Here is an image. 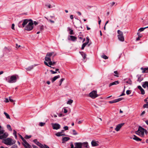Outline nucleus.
I'll use <instances>...</instances> for the list:
<instances>
[{"mask_svg":"<svg viewBox=\"0 0 148 148\" xmlns=\"http://www.w3.org/2000/svg\"><path fill=\"white\" fill-rule=\"evenodd\" d=\"M30 21V19H25L19 22L18 24V26L19 27H24Z\"/></svg>","mask_w":148,"mask_h":148,"instance_id":"obj_2","label":"nucleus"},{"mask_svg":"<svg viewBox=\"0 0 148 148\" xmlns=\"http://www.w3.org/2000/svg\"><path fill=\"white\" fill-rule=\"evenodd\" d=\"M73 101V100L71 99L69 100L67 102V104L71 105V103H72Z\"/></svg>","mask_w":148,"mask_h":148,"instance_id":"obj_37","label":"nucleus"},{"mask_svg":"<svg viewBox=\"0 0 148 148\" xmlns=\"http://www.w3.org/2000/svg\"><path fill=\"white\" fill-rule=\"evenodd\" d=\"M60 77V76L58 75L54 76L53 79H51V82H54L57 79L59 78Z\"/></svg>","mask_w":148,"mask_h":148,"instance_id":"obj_26","label":"nucleus"},{"mask_svg":"<svg viewBox=\"0 0 148 148\" xmlns=\"http://www.w3.org/2000/svg\"><path fill=\"white\" fill-rule=\"evenodd\" d=\"M142 86L144 88H145L146 87L148 88V82L146 81L143 82Z\"/></svg>","mask_w":148,"mask_h":148,"instance_id":"obj_23","label":"nucleus"},{"mask_svg":"<svg viewBox=\"0 0 148 148\" xmlns=\"http://www.w3.org/2000/svg\"><path fill=\"white\" fill-rule=\"evenodd\" d=\"M115 2H113L112 3H110V4L111 6H112L114 5L115 4Z\"/></svg>","mask_w":148,"mask_h":148,"instance_id":"obj_56","label":"nucleus"},{"mask_svg":"<svg viewBox=\"0 0 148 148\" xmlns=\"http://www.w3.org/2000/svg\"><path fill=\"white\" fill-rule=\"evenodd\" d=\"M64 80V78H62L60 79L59 81V86H60L62 84V82Z\"/></svg>","mask_w":148,"mask_h":148,"instance_id":"obj_38","label":"nucleus"},{"mask_svg":"<svg viewBox=\"0 0 148 148\" xmlns=\"http://www.w3.org/2000/svg\"><path fill=\"white\" fill-rule=\"evenodd\" d=\"M64 129L65 130H68L69 129V127L67 126H65L63 127Z\"/></svg>","mask_w":148,"mask_h":148,"instance_id":"obj_49","label":"nucleus"},{"mask_svg":"<svg viewBox=\"0 0 148 148\" xmlns=\"http://www.w3.org/2000/svg\"><path fill=\"white\" fill-rule=\"evenodd\" d=\"M141 69L143 71V73L148 72V68H143L142 67L141 68Z\"/></svg>","mask_w":148,"mask_h":148,"instance_id":"obj_25","label":"nucleus"},{"mask_svg":"<svg viewBox=\"0 0 148 148\" xmlns=\"http://www.w3.org/2000/svg\"><path fill=\"white\" fill-rule=\"evenodd\" d=\"M124 83H126L130 85H131L132 84V82L130 79H124Z\"/></svg>","mask_w":148,"mask_h":148,"instance_id":"obj_19","label":"nucleus"},{"mask_svg":"<svg viewBox=\"0 0 148 148\" xmlns=\"http://www.w3.org/2000/svg\"><path fill=\"white\" fill-rule=\"evenodd\" d=\"M31 135H30V136H28L27 135H26L25 136V138H26V139H29V138H31Z\"/></svg>","mask_w":148,"mask_h":148,"instance_id":"obj_45","label":"nucleus"},{"mask_svg":"<svg viewBox=\"0 0 148 148\" xmlns=\"http://www.w3.org/2000/svg\"><path fill=\"white\" fill-rule=\"evenodd\" d=\"M131 93V91L130 90H127L126 92V94L127 95L130 94Z\"/></svg>","mask_w":148,"mask_h":148,"instance_id":"obj_48","label":"nucleus"},{"mask_svg":"<svg viewBox=\"0 0 148 148\" xmlns=\"http://www.w3.org/2000/svg\"><path fill=\"white\" fill-rule=\"evenodd\" d=\"M4 114L5 115V116H6V118L7 119H10L9 115L8 113H6L5 112H4Z\"/></svg>","mask_w":148,"mask_h":148,"instance_id":"obj_31","label":"nucleus"},{"mask_svg":"<svg viewBox=\"0 0 148 148\" xmlns=\"http://www.w3.org/2000/svg\"><path fill=\"white\" fill-rule=\"evenodd\" d=\"M40 30L41 31L43 30L44 29V26L43 25H40Z\"/></svg>","mask_w":148,"mask_h":148,"instance_id":"obj_44","label":"nucleus"},{"mask_svg":"<svg viewBox=\"0 0 148 148\" xmlns=\"http://www.w3.org/2000/svg\"><path fill=\"white\" fill-rule=\"evenodd\" d=\"M91 145L92 146H97L98 145V142L93 140L91 142Z\"/></svg>","mask_w":148,"mask_h":148,"instance_id":"obj_20","label":"nucleus"},{"mask_svg":"<svg viewBox=\"0 0 148 148\" xmlns=\"http://www.w3.org/2000/svg\"><path fill=\"white\" fill-rule=\"evenodd\" d=\"M45 6L47 7L48 8H51V5L49 4H46Z\"/></svg>","mask_w":148,"mask_h":148,"instance_id":"obj_50","label":"nucleus"},{"mask_svg":"<svg viewBox=\"0 0 148 148\" xmlns=\"http://www.w3.org/2000/svg\"><path fill=\"white\" fill-rule=\"evenodd\" d=\"M13 132H13V135H16V131L15 130H13Z\"/></svg>","mask_w":148,"mask_h":148,"instance_id":"obj_58","label":"nucleus"},{"mask_svg":"<svg viewBox=\"0 0 148 148\" xmlns=\"http://www.w3.org/2000/svg\"><path fill=\"white\" fill-rule=\"evenodd\" d=\"M19 136H20V138L22 139V140L23 141V142H25V141H26L24 139V138L21 135H19Z\"/></svg>","mask_w":148,"mask_h":148,"instance_id":"obj_43","label":"nucleus"},{"mask_svg":"<svg viewBox=\"0 0 148 148\" xmlns=\"http://www.w3.org/2000/svg\"><path fill=\"white\" fill-rule=\"evenodd\" d=\"M34 68V66H31L29 67H28V68H26V70L27 71H30L32 69H33Z\"/></svg>","mask_w":148,"mask_h":148,"instance_id":"obj_30","label":"nucleus"},{"mask_svg":"<svg viewBox=\"0 0 148 148\" xmlns=\"http://www.w3.org/2000/svg\"><path fill=\"white\" fill-rule=\"evenodd\" d=\"M68 39L69 40H70L73 41H76L77 38L74 36H69L68 37Z\"/></svg>","mask_w":148,"mask_h":148,"instance_id":"obj_13","label":"nucleus"},{"mask_svg":"<svg viewBox=\"0 0 148 148\" xmlns=\"http://www.w3.org/2000/svg\"><path fill=\"white\" fill-rule=\"evenodd\" d=\"M143 129V128L140 126H139L138 130L136 132V134L140 136H144V133Z\"/></svg>","mask_w":148,"mask_h":148,"instance_id":"obj_5","label":"nucleus"},{"mask_svg":"<svg viewBox=\"0 0 148 148\" xmlns=\"http://www.w3.org/2000/svg\"><path fill=\"white\" fill-rule=\"evenodd\" d=\"M18 78V76L16 75L9 76L5 78V80L9 83H13L16 82L17 79Z\"/></svg>","mask_w":148,"mask_h":148,"instance_id":"obj_1","label":"nucleus"},{"mask_svg":"<svg viewBox=\"0 0 148 148\" xmlns=\"http://www.w3.org/2000/svg\"><path fill=\"white\" fill-rule=\"evenodd\" d=\"M64 130H62L61 131L57 132L55 134L57 136H65V135L64 134Z\"/></svg>","mask_w":148,"mask_h":148,"instance_id":"obj_15","label":"nucleus"},{"mask_svg":"<svg viewBox=\"0 0 148 148\" xmlns=\"http://www.w3.org/2000/svg\"><path fill=\"white\" fill-rule=\"evenodd\" d=\"M148 28L147 27H141V28H140L139 29L138 31L139 32H141L143 31H144V30L146 28Z\"/></svg>","mask_w":148,"mask_h":148,"instance_id":"obj_32","label":"nucleus"},{"mask_svg":"<svg viewBox=\"0 0 148 148\" xmlns=\"http://www.w3.org/2000/svg\"><path fill=\"white\" fill-rule=\"evenodd\" d=\"M4 101L6 103L8 102H9L8 99L7 98H6Z\"/></svg>","mask_w":148,"mask_h":148,"instance_id":"obj_57","label":"nucleus"},{"mask_svg":"<svg viewBox=\"0 0 148 148\" xmlns=\"http://www.w3.org/2000/svg\"><path fill=\"white\" fill-rule=\"evenodd\" d=\"M51 125L53 129L54 130H57L60 128V125L58 123H52Z\"/></svg>","mask_w":148,"mask_h":148,"instance_id":"obj_11","label":"nucleus"},{"mask_svg":"<svg viewBox=\"0 0 148 148\" xmlns=\"http://www.w3.org/2000/svg\"><path fill=\"white\" fill-rule=\"evenodd\" d=\"M32 146L33 148H38L37 146L34 145H32Z\"/></svg>","mask_w":148,"mask_h":148,"instance_id":"obj_63","label":"nucleus"},{"mask_svg":"<svg viewBox=\"0 0 148 148\" xmlns=\"http://www.w3.org/2000/svg\"><path fill=\"white\" fill-rule=\"evenodd\" d=\"M44 63L46 65V66H48L50 67H51V68H53V69H54V67H52V66H49V65H48V63L47 62H46L45 61V62H44Z\"/></svg>","mask_w":148,"mask_h":148,"instance_id":"obj_39","label":"nucleus"},{"mask_svg":"<svg viewBox=\"0 0 148 148\" xmlns=\"http://www.w3.org/2000/svg\"><path fill=\"white\" fill-rule=\"evenodd\" d=\"M70 139V138L68 137H64L62 138V140L64 142L68 141Z\"/></svg>","mask_w":148,"mask_h":148,"instance_id":"obj_27","label":"nucleus"},{"mask_svg":"<svg viewBox=\"0 0 148 148\" xmlns=\"http://www.w3.org/2000/svg\"><path fill=\"white\" fill-rule=\"evenodd\" d=\"M45 125V123L40 122L39 123V125L40 126H43Z\"/></svg>","mask_w":148,"mask_h":148,"instance_id":"obj_42","label":"nucleus"},{"mask_svg":"<svg viewBox=\"0 0 148 148\" xmlns=\"http://www.w3.org/2000/svg\"><path fill=\"white\" fill-rule=\"evenodd\" d=\"M73 132V135H76L78 134V133L76 132V131L75 130H72Z\"/></svg>","mask_w":148,"mask_h":148,"instance_id":"obj_36","label":"nucleus"},{"mask_svg":"<svg viewBox=\"0 0 148 148\" xmlns=\"http://www.w3.org/2000/svg\"><path fill=\"white\" fill-rule=\"evenodd\" d=\"M14 24H12V25L11 28L13 30H14Z\"/></svg>","mask_w":148,"mask_h":148,"instance_id":"obj_55","label":"nucleus"},{"mask_svg":"<svg viewBox=\"0 0 148 148\" xmlns=\"http://www.w3.org/2000/svg\"><path fill=\"white\" fill-rule=\"evenodd\" d=\"M145 111H143V112H142V113L141 114H140V115L141 116H142L143 115V114H145Z\"/></svg>","mask_w":148,"mask_h":148,"instance_id":"obj_60","label":"nucleus"},{"mask_svg":"<svg viewBox=\"0 0 148 148\" xmlns=\"http://www.w3.org/2000/svg\"><path fill=\"white\" fill-rule=\"evenodd\" d=\"M109 103H115L116 102H115V100H114L109 101Z\"/></svg>","mask_w":148,"mask_h":148,"instance_id":"obj_52","label":"nucleus"},{"mask_svg":"<svg viewBox=\"0 0 148 148\" xmlns=\"http://www.w3.org/2000/svg\"><path fill=\"white\" fill-rule=\"evenodd\" d=\"M17 146L16 145H14L12 146L11 148H17Z\"/></svg>","mask_w":148,"mask_h":148,"instance_id":"obj_51","label":"nucleus"},{"mask_svg":"<svg viewBox=\"0 0 148 148\" xmlns=\"http://www.w3.org/2000/svg\"><path fill=\"white\" fill-rule=\"evenodd\" d=\"M123 99V98H119L115 99V102L116 103V102H118L119 101H121Z\"/></svg>","mask_w":148,"mask_h":148,"instance_id":"obj_35","label":"nucleus"},{"mask_svg":"<svg viewBox=\"0 0 148 148\" xmlns=\"http://www.w3.org/2000/svg\"><path fill=\"white\" fill-rule=\"evenodd\" d=\"M89 96L92 99H94L98 96L97 92L95 90H93L89 94Z\"/></svg>","mask_w":148,"mask_h":148,"instance_id":"obj_9","label":"nucleus"},{"mask_svg":"<svg viewBox=\"0 0 148 148\" xmlns=\"http://www.w3.org/2000/svg\"><path fill=\"white\" fill-rule=\"evenodd\" d=\"M53 53L54 52H53L47 53L45 58V60L47 62H49L51 60V59L50 57L52 56Z\"/></svg>","mask_w":148,"mask_h":148,"instance_id":"obj_10","label":"nucleus"},{"mask_svg":"<svg viewBox=\"0 0 148 148\" xmlns=\"http://www.w3.org/2000/svg\"><path fill=\"white\" fill-rule=\"evenodd\" d=\"M75 147H74L72 143H71V148H82V143H74Z\"/></svg>","mask_w":148,"mask_h":148,"instance_id":"obj_8","label":"nucleus"},{"mask_svg":"<svg viewBox=\"0 0 148 148\" xmlns=\"http://www.w3.org/2000/svg\"><path fill=\"white\" fill-rule=\"evenodd\" d=\"M143 130H144V133H145V134L147 135L148 134V132L147 131L146 129H145L144 128Z\"/></svg>","mask_w":148,"mask_h":148,"instance_id":"obj_46","label":"nucleus"},{"mask_svg":"<svg viewBox=\"0 0 148 148\" xmlns=\"http://www.w3.org/2000/svg\"><path fill=\"white\" fill-rule=\"evenodd\" d=\"M82 143V147L83 146L84 147H85L86 148H88L89 147V145L88 142H86L84 143Z\"/></svg>","mask_w":148,"mask_h":148,"instance_id":"obj_22","label":"nucleus"},{"mask_svg":"<svg viewBox=\"0 0 148 148\" xmlns=\"http://www.w3.org/2000/svg\"><path fill=\"white\" fill-rule=\"evenodd\" d=\"M64 112L65 113H66L67 112V110L66 108L64 109Z\"/></svg>","mask_w":148,"mask_h":148,"instance_id":"obj_59","label":"nucleus"},{"mask_svg":"<svg viewBox=\"0 0 148 148\" xmlns=\"http://www.w3.org/2000/svg\"><path fill=\"white\" fill-rule=\"evenodd\" d=\"M87 40L86 42L87 43H88L89 42V38L88 37L86 38Z\"/></svg>","mask_w":148,"mask_h":148,"instance_id":"obj_61","label":"nucleus"},{"mask_svg":"<svg viewBox=\"0 0 148 148\" xmlns=\"http://www.w3.org/2000/svg\"><path fill=\"white\" fill-rule=\"evenodd\" d=\"M117 33L118 34V37L119 40L121 41H124V38L123 36V33L119 30L117 31Z\"/></svg>","mask_w":148,"mask_h":148,"instance_id":"obj_6","label":"nucleus"},{"mask_svg":"<svg viewBox=\"0 0 148 148\" xmlns=\"http://www.w3.org/2000/svg\"><path fill=\"white\" fill-rule=\"evenodd\" d=\"M50 71L53 74H56L57 73V72L56 71H54L52 70H50Z\"/></svg>","mask_w":148,"mask_h":148,"instance_id":"obj_54","label":"nucleus"},{"mask_svg":"<svg viewBox=\"0 0 148 148\" xmlns=\"http://www.w3.org/2000/svg\"><path fill=\"white\" fill-rule=\"evenodd\" d=\"M87 43L85 42L82 45L81 48V49H84L85 47L86 46V45L88 44Z\"/></svg>","mask_w":148,"mask_h":148,"instance_id":"obj_33","label":"nucleus"},{"mask_svg":"<svg viewBox=\"0 0 148 148\" xmlns=\"http://www.w3.org/2000/svg\"><path fill=\"white\" fill-rule=\"evenodd\" d=\"M49 64L50 65H54L55 64H56V62H52V61H51V60H50V61L48 62Z\"/></svg>","mask_w":148,"mask_h":148,"instance_id":"obj_29","label":"nucleus"},{"mask_svg":"<svg viewBox=\"0 0 148 148\" xmlns=\"http://www.w3.org/2000/svg\"><path fill=\"white\" fill-rule=\"evenodd\" d=\"M130 138L138 141H140L142 140L135 135H134L132 137H130Z\"/></svg>","mask_w":148,"mask_h":148,"instance_id":"obj_17","label":"nucleus"},{"mask_svg":"<svg viewBox=\"0 0 148 148\" xmlns=\"http://www.w3.org/2000/svg\"><path fill=\"white\" fill-rule=\"evenodd\" d=\"M33 23L35 25L38 24V23L36 21H34Z\"/></svg>","mask_w":148,"mask_h":148,"instance_id":"obj_62","label":"nucleus"},{"mask_svg":"<svg viewBox=\"0 0 148 148\" xmlns=\"http://www.w3.org/2000/svg\"><path fill=\"white\" fill-rule=\"evenodd\" d=\"M4 131L3 130H0V136L3 134Z\"/></svg>","mask_w":148,"mask_h":148,"instance_id":"obj_53","label":"nucleus"},{"mask_svg":"<svg viewBox=\"0 0 148 148\" xmlns=\"http://www.w3.org/2000/svg\"><path fill=\"white\" fill-rule=\"evenodd\" d=\"M119 82L118 81H115L113 82L110 83L109 85V86L110 87L112 85H116L119 84Z\"/></svg>","mask_w":148,"mask_h":148,"instance_id":"obj_24","label":"nucleus"},{"mask_svg":"<svg viewBox=\"0 0 148 148\" xmlns=\"http://www.w3.org/2000/svg\"><path fill=\"white\" fill-rule=\"evenodd\" d=\"M101 57L105 59H107L108 58V57L104 54L102 55Z\"/></svg>","mask_w":148,"mask_h":148,"instance_id":"obj_34","label":"nucleus"},{"mask_svg":"<svg viewBox=\"0 0 148 148\" xmlns=\"http://www.w3.org/2000/svg\"><path fill=\"white\" fill-rule=\"evenodd\" d=\"M124 123H122L117 125L115 130L116 131L118 132L119 130L124 125Z\"/></svg>","mask_w":148,"mask_h":148,"instance_id":"obj_12","label":"nucleus"},{"mask_svg":"<svg viewBox=\"0 0 148 148\" xmlns=\"http://www.w3.org/2000/svg\"><path fill=\"white\" fill-rule=\"evenodd\" d=\"M16 143L15 140H12L11 139L8 138L4 140V143L8 145H12Z\"/></svg>","mask_w":148,"mask_h":148,"instance_id":"obj_4","label":"nucleus"},{"mask_svg":"<svg viewBox=\"0 0 148 148\" xmlns=\"http://www.w3.org/2000/svg\"><path fill=\"white\" fill-rule=\"evenodd\" d=\"M30 21L28 25L25 27V29L27 31H30L32 30L34 27V23L30 19Z\"/></svg>","mask_w":148,"mask_h":148,"instance_id":"obj_3","label":"nucleus"},{"mask_svg":"<svg viewBox=\"0 0 148 148\" xmlns=\"http://www.w3.org/2000/svg\"><path fill=\"white\" fill-rule=\"evenodd\" d=\"M114 73L115 74H116V75H114L115 76H116V77H119V76L117 75H118V72H117V71H114Z\"/></svg>","mask_w":148,"mask_h":148,"instance_id":"obj_47","label":"nucleus"},{"mask_svg":"<svg viewBox=\"0 0 148 148\" xmlns=\"http://www.w3.org/2000/svg\"><path fill=\"white\" fill-rule=\"evenodd\" d=\"M138 88L140 90L141 92V94L142 95H143L145 94V91L142 88V87L140 86H138Z\"/></svg>","mask_w":148,"mask_h":148,"instance_id":"obj_21","label":"nucleus"},{"mask_svg":"<svg viewBox=\"0 0 148 148\" xmlns=\"http://www.w3.org/2000/svg\"><path fill=\"white\" fill-rule=\"evenodd\" d=\"M9 98V100L10 102H14V101L13 99H11L10 97Z\"/></svg>","mask_w":148,"mask_h":148,"instance_id":"obj_64","label":"nucleus"},{"mask_svg":"<svg viewBox=\"0 0 148 148\" xmlns=\"http://www.w3.org/2000/svg\"><path fill=\"white\" fill-rule=\"evenodd\" d=\"M69 30H70V32L69 33V34L71 35H73L74 34L73 30H71V29L69 28Z\"/></svg>","mask_w":148,"mask_h":148,"instance_id":"obj_41","label":"nucleus"},{"mask_svg":"<svg viewBox=\"0 0 148 148\" xmlns=\"http://www.w3.org/2000/svg\"><path fill=\"white\" fill-rule=\"evenodd\" d=\"M8 136V134L7 133H3L1 136H0V139H2L4 138H6Z\"/></svg>","mask_w":148,"mask_h":148,"instance_id":"obj_18","label":"nucleus"},{"mask_svg":"<svg viewBox=\"0 0 148 148\" xmlns=\"http://www.w3.org/2000/svg\"><path fill=\"white\" fill-rule=\"evenodd\" d=\"M23 145L24 146L25 148H31V146L27 142L25 141L22 143Z\"/></svg>","mask_w":148,"mask_h":148,"instance_id":"obj_14","label":"nucleus"},{"mask_svg":"<svg viewBox=\"0 0 148 148\" xmlns=\"http://www.w3.org/2000/svg\"><path fill=\"white\" fill-rule=\"evenodd\" d=\"M7 127L9 130L10 131H11L12 130V129L11 127V126L10 125H7Z\"/></svg>","mask_w":148,"mask_h":148,"instance_id":"obj_40","label":"nucleus"},{"mask_svg":"<svg viewBox=\"0 0 148 148\" xmlns=\"http://www.w3.org/2000/svg\"><path fill=\"white\" fill-rule=\"evenodd\" d=\"M79 53L83 57L84 59H85L86 57V54L83 52H79Z\"/></svg>","mask_w":148,"mask_h":148,"instance_id":"obj_28","label":"nucleus"},{"mask_svg":"<svg viewBox=\"0 0 148 148\" xmlns=\"http://www.w3.org/2000/svg\"><path fill=\"white\" fill-rule=\"evenodd\" d=\"M33 142L37 145L39 146L40 148H49L48 146L45 145H43L41 144L40 143L37 141V139L34 140Z\"/></svg>","mask_w":148,"mask_h":148,"instance_id":"obj_7","label":"nucleus"},{"mask_svg":"<svg viewBox=\"0 0 148 148\" xmlns=\"http://www.w3.org/2000/svg\"><path fill=\"white\" fill-rule=\"evenodd\" d=\"M136 77L138 78L137 81L139 82H140L143 79V77L140 75H137Z\"/></svg>","mask_w":148,"mask_h":148,"instance_id":"obj_16","label":"nucleus"}]
</instances>
